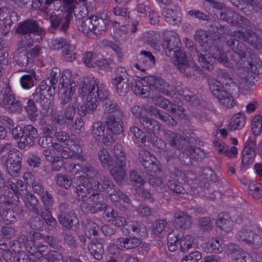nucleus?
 Returning a JSON list of instances; mask_svg holds the SVG:
<instances>
[{"instance_id":"nucleus-17","label":"nucleus","mask_w":262,"mask_h":262,"mask_svg":"<svg viewBox=\"0 0 262 262\" xmlns=\"http://www.w3.org/2000/svg\"><path fill=\"white\" fill-rule=\"evenodd\" d=\"M173 218V224L178 229L186 230L191 225L192 217L185 211H176L174 213Z\"/></svg>"},{"instance_id":"nucleus-3","label":"nucleus","mask_w":262,"mask_h":262,"mask_svg":"<svg viewBox=\"0 0 262 262\" xmlns=\"http://www.w3.org/2000/svg\"><path fill=\"white\" fill-rule=\"evenodd\" d=\"M8 184L10 188L5 185L1 190L2 193L0 195V209H6L7 207L10 206H17L19 198L15 193L24 195L28 192L26 185L21 180L17 181L16 183L9 180Z\"/></svg>"},{"instance_id":"nucleus-49","label":"nucleus","mask_w":262,"mask_h":262,"mask_svg":"<svg viewBox=\"0 0 262 262\" xmlns=\"http://www.w3.org/2000/svg\"><path fill=\"white\" fill-rule=\"evenodd\" d=\"M151 98L152 103L155 105L159 106L164 110H167L169 107V105H171V102L169 100L160 95L154 96L151 95Z\"/></svg>"},{"instance_id":"nucleus-56","label":"nucleus","mask_w":262,"mask_h":262,"mask_svg":"<svg viewBox=\"0 0 262 262\" xmlns=\"http://www.w3.org/2000/svg\"><path fill=\"white\" fill-rule=\"evenodd\" d=\"M81 171L83 173L85 174L86 177L89 179L95 178L98 175V171L89 164L84 166H81Z\"/></svg>"},{"instance_id":"nucleus-44","label":"nucleus","mask_w":262,"mask_h":262,"mask_svg":"<svg viewBox=\"0 0 262 262\" xmlns=\"http://www.w3.org/2000/svg\"><path fill=\"white\" fill-rule=\"evenodd\" d=\"M55 180L57 185L66 189H69L72 184L71 177L66 174H58L55 177Z\"/></svg>"},{"instance_id":"nucleus-10","label":"nucleus","mask_w":262,"mask_h":262,"mask_svg":"<svg viewBox=\"0 0 262 262\" xmlns=\"http://www.w3.org/2000/svg\"><path fill=\"white\" fill-rule=\"evenodd\" d=\"M21 160V154L18 150L8 154L5 162L6 171L11 176L17 177L20 170Z\"/></svg>"},{"instance_id":"nucleus-57","label":"nucleus","mask_w":262,"mask_h":262,"mask_svg":"<svg viewBox=\"0 0 262 262\" xmlns=\"http://www.w3.org/2000/svg\"><path fill=\"white\" fill-rule=\"evenodd\" d=\"M96 54L92 52H88L85 53L84 55L83 60L88 67L94 68L96 67Z\"/></svg>"},{"instance_id":"nucleus-34","label":"nucleus","mask_w":262,"mask_h":262,"mask_svg":"<svg viewBox=\"0 0 262 262\" xmlns=\"http://www.w3.org/2000/svg\"><path fill=\"white\" fill-rule=\"evenodd\" d=\"M91 200L93 202L92 206L96 212H100L106 207V204L105 202L103 196L98 192H94L90 197Z\"/></svg>"},{"instance_id":"nucleus-7","label":"nucleus","mask_w":262,"mask_h":262,"mask_svg":"<svg viewBox=\"0 0 262 262\" xmlns=\"http://www.w3.org/2000/svg\"><path fill=\"white\" fill-rule=\"evenodd\" d=\"M210 89L219 103L226 108H232L235 104L233 96L224 89L221 82L212 80L209 83Z\"/></svg>"},{"instance_id":"nucleus-38","label":"nucleus","mask_w":262,"mask_h":262,"mask_svg":"<svg viewBox=\"0 0 262 262\" xmlns=\"http://www.w3.org/2000/svg\"><path fill=\"white\" fill-rule=\"evenodd\" d=\"M207 253H220L223 251L222 242L217 238H213L209 241L204 247Z\"/></svg>"},{"instance_id":"nucleus-9","label":"nucleus","mask_w":262,"mask_h":262,"mask_svg":"<svg viewBox=\"0 0 262 262\" xmlns=\"http://www.w3.org/2000/svg\"><path fill=\"white\" fill-rule=\"evenodd\" d=\"M117 93L120 95H125L129 90L128 74L125 69L119 67L116 71L115 76L112 80Z\"/></svg>"},{"instance_id":"nucleus-41","label":"nucleus","mask_w":262,"mask_h":262,"mask_svg":"<svg viewBox=\"0 0 262 262\" xmlns=\"http://www.w3.org/2000/svg\"><path fill=\"white\" fill-rule=\"evenodd\" d=\"M163 15L165 20L170 24H177L180 21V17L178 16V12L172 9L165 8L163 9Z\"/></svg>"},{"instance_id":"nucleus-18","label":"nucleus","mask_w":262,"mask_h":262,"mask_svg":"<svg viewBox=\"0 0 262 262\" xmlns=\"http://www.w3.org/2000/svg\"><path fill=\"white\" fill-rule=\"evenodd\" d=\"M233 36L249 43L257 50L261 47L260 38L255 33L252 31H248L246 32L241 31L235 32H234Z\"/></svg>"},{"instance_id":"nucleus-54","label":"nucleus","mask_w":262,"mask_h":262,"mask_svg":"<svg viewBox=\"0 0 262 262\" xmlns=\"http://www.w3.org/2000/svg\"><path fill=\"white\" fill-rule=\"evenodd\" d=\"M5 14L0 10V31L4 33L8 32L10 28L11 22L8 16H5Z\"/></svg>"},{"instance_id":"nucleus-19","label":"nucleus","mask_w":262,"mask_h":262,"mask_svg":"<svg viewBox=\"0 0 262 262\" xmlns=\"http://www.w3.org/2000/svg\"><path fill=\"white\" fill-rule=\"evenodd\" d=\"M57 141L64 143L67 148L74 153H79L81 151V147L78 145L77 142L73 139H70L69 135L65 132H56L54 136Z\"/></svg>"},{"instance_id":"nucleus-64","label":"nucleus","mask_w":262,"mask_h":262,"mask_svg":"<svg viewBox=\"0 0 262 262\" xmlns=\"http://www.w3.org/2000/svg\"><path fill=\"white\" fill-rule=\"evenodd\" d=\"M51 114V121L55 124H61L64 122V116L62 113L54 110Z\"/></svg>"},{"instance_id":"nucleus-13","label":"nucleus","mask_w":262,"mask_h":262,"mask_svg":"<svg viewBox=\"0 0 262 262\" xmlns=\"http://www.w3.org/2000/svg\"><path fill=\"white\" fill-rule=\"evenodd\" d=\"M163 137L165 140L172 147L183 149L188 142L185 137L170 130H162Z\"/></svg>"},{"instance_id":"nucleus-24","label":"nucleus","mask_w":262,"mask_h":262,"mask_svg":"<svg viewBox=\"0 0 262 262\" xmlns=\"http://www.w3.org/2000/svg\"><path fill=\"white\" fill-rule=\"evenodd\" d=\"M220 18L233 25H246L248 23L247 19L232 10H227L225 13L222 11Z\"/></svg>"},{"instance_id":"nucleus-5","label":"nucleus","mask_w":262,"mask_h":262,"mask_svg":"<svg viewBox=\"0 0 262 262\" xmlns=\"http://www.w3.org/2000/svg\"><path fill=\"white\" fill-rule=\"evenodd\" d=\"M59 97L60 103L66 105L68 103H76L77 98L75 95V86L77 83L74 81L68 71H64L60 78Z\"/></svg>"},{"instance_id":"nucleus-53","label":"nucleus","mask_w":262,"mask_h":262,"mask_svg":"<svg viewBox=\"0 0 262 262\" xmlns=\"http://www.w3.org/2000/svg\"><path fill=\"white\" fill-rule=\"evenodd\" d=\"M189 152V156L192 159L200 160L205 157V152L200 148H194L192 146H187Z\"/></svg>"},{"instance_id":"nucleus-42","label":"nucleus","mask_w":262,"mask_h":262,"mask_svg":"<svg viewBox=\"0 0 262 262\" xmlns=\"http://www.w3.org/2000/svg\"><path fill=\"white\" fill-rule=\"evenodd\" d=\"M104 113L117 117H122L123 115V113L120 110L119 106L116 103L111 101L106 102Z\"/></svg>"},{"instance_id":"nucleus-16","label":"nucleus","mask_w":262,"mask_h":262,"mask_svg":"<svg viewBox=\"0 0 262 262\" xmlns=\"http://www.w3.org/2000/svg\"><path fill=\"white\" fill-rule=\"evenodd\" d=\"M16 31L21 34H30L35 33L40 36L43 32L42 28H40L37 23L33 20L30 19L26 20L20 24L16 30Z\"/></svg>"},{"instance_id":"nucleus-27","label":"nucleus","mask_w":262,"mask_h":262,"mask_svg":"<svg viewBox=\"0 0 262 262\" xmlns=\"http://www.w3.org/2000/svg\"><path fill=\"white\" fill-rule=\"evenodd\" d=\"M111 115H108L105 119V124L107 128L114 134H121L123 131V127L121 118Z\"/></svg>"},{"instance_id":"nucleus-30","label":"nucleus","mask_w":262,"mask_h":262,"mask_svg":"<svg viewBox=\"0 0 262 262\" xmlns=\"http://www.w3.org/2000/svg\"><path fill=\"white\" fill-rule=\"evenodd\" d=\"M214 144L219 152L229 158L234 157L237 154V148L235 147L232 146L229 149L225 143L221 140L215 141Z\"/></svg>"},{"instance_id":"nucleus-20","label":"nucleus","mask_w":262,"mask_h":262,"mask_svg":"<svg viewBox=\"0 0 262 262\" xmlns=\"http://www.w3.org/2000/svg\"><path fill=\"white\" fill-rule=\"evenodd\" d=\"M128 235L126 237L118 238L116 240V244L121 248L127 250L134 249L138 247L142 243V239L135 235Z\"/></svg>"},{"instance_id":"nucleus-35","label":"nucleus","mask_w":262,"mask_h":262,"mask_svg":"<svg viewBox=\"0 0 262 262\" xmlns=\"http://www.w3.org/2000/svg\"><path fill=\"white\" fill-rule=\"evenodd\" d=\"M27 113L28 118L33 122L37 120L38 116V108L36 106L34 100L28 99L27 104L24 107Z\"/></svg>"},{"instance_id":"nucleus-37","label":"nucleus","mask_w":262,"mask_h":262,"mask_svg":"<svg viewBox=\"0 0 262 262\" xmlns=\"http://www.w3.org/2000/svg\"><path fill=\"white\" fill-rule=\"evenodd\" d=\"M75 49L76 47L71 44L69 40H67L62 51L65 60L71 62L76 58V54L74 52Z\"/></svg>"},{"instance_id":"nucleus-36","label":"nucleus","mask_w":262,"mask_h":262,"mask_svg":"<svg viewBox=\"0 0 262 262\" xmlns=\"http://www.w3.org/2000/svg\"><path fill=\"white\" fill-rule=\"evenodd\" d=\"M83 228L84 232L88 238H91L92 235H97L99 231V226L88 219L83 222Z\"/></svg>"},{"instance_id":"nucleus-50","label":"nucleus","mask_w":262,"mask_h":262,"mask_svg":"<svg viewBox=\"0 0 262 262\" xmlns=\"http://www.w3.org/2000/svg\"><path fill=\"white\" fill-rule=\"evenodd\" d=\"M251 130L255 136L260 134L262 130V118L259 115L254 116L252 120Z\"/></svg>"},{"instance_id":"nucleus-14","label":"nucleus","mask_w":262,"mask_h":262,"mask_svg":"<svg viewBox=\"0 0 262 262\" xmlns=\"http://www.w3.org/2000/svg\"><path fill=\"white\" fill-rule=\"evenodd\" d=\"M72 18L73 14L71 12L60 13L56 15H52L51 16L50 20L51 26L54 29H57L61 26L59 30L66 33Z\"/></svg>"},{"instance_id":"nucleus-63","label":"nucleus","mask_w":262,"mask_h":262,"mask_svg":"<svg viewBox=\"0 0 262 262\" xmlns=\"http://www.w3.org/2000/svg\"><path fill=\"white\" fill-rule=\"evenodd\" d=\"M67 40V39L63 38L53 39L50 42L49 46L53 50H59L60 49H61L62 50V48H63V46L66 43Z\"/></svg>"},{"instance_id":"nucleus-47","label":"nucleus","mask_w":262,"mask_h":262,"mask_svg":"<svg viewBox=\"0 0 262 262\" xmlns=\"http://www.w3.org/2000/svg\"><path fill=\"white\" fill-rule=\"evenodd\" d=\"M121 231L124 235L129 234V231L138 234L141 231L140 225L136 221H129L126 223V226L121 228Z\"/></svg>"},{"instance_id":"nucleus-11","label":"nucleus","mask_w":262,"mask_h":262,"mask_svg":"<svg viewBox=\"0 0 262 262\" xmlns=\"http://www.w3.org/2000/svg\"><path fill=\"white\" fill-rule=\"evenodd\" d=\"M236 238L254 249L260 247L262 245V238L259 234L248 229L239 231Z\"/></svg>"},{"instance_id":"nucleus-6","label":"nucleus","mask_w":262,"mask_h":262,"mask_svg":"<svg viewBox=\"0 0 262 262\" xmlns=\"http://www.w3.org/2000/svg\"><path fill=\"white\" fill-rule=\"evenodd\" d=\"M227 45L230 47L234 52L231 57L232 59L240 67L246 68L252 72L256 73L255 66L252 62L246 60V46L243 42L232 38L226 41Z\"/></svg>"},{"instance_id":"nucleus-55","label":"nucleus","mask_w":262,"mask_h":262,"mask_svg":"<svg viewBox=\"0 0 262 262\" xmlns=\"http://www.w3.org/2000/svg\"><path fill=\"white\" fill-rule=\"evenodd\" d=\"M24 134L30 138V142L29 143L33 142L32 140L35 139L38 137V131L37 129L32 125H27L24 127Z\"/></svg>"},{"instance_id":"nucleus-29","label":"nucleus","mask_w":262,"mask_h":262,"mask_svg":"<svg viewBox=\"0 0 262 262\" xmlns=\"http://www.w3.org/2000/svg\"><path fill=\"white\" fill-rule=\"evenodd\" d=\"M125 167L126 163L120 162L118 164L115 162V165L112 164L108 167L111 175L116 182H121L124 179L126 174Z\"/></svg>"},{"instance_id":"nucleus-25","label":"nucleus","mask_w":262,"mask_h":262,"mask_svg":"<svg viewBox=\"0 0 262 262\" xmlns=\"http://www.w3.org/2000/svg\"><path fill=\"white\" fill-rule=\"evenodd\" d=\"M140 122L149 133H152L155 135H159L160 130L163 128V126L157 121L148 117L146 115L142 116Z\"/></svg>"},{"instance_id":"nucleus-39","label":"nucleus","mask_w":262,"mask_h":262,"mask_svg":"<svg viewBox=\"0 0 262 262\" xmlns=\"http://www.w3.org/2000/svg\"><path fill=\"white\" fill-rule=\"evenodd\" d=\"M130 131L136 138L145 145H146V143L150 142L151 135H149L147 133L143 132L138 127H131Z\"/></svg>"},{"instance_id":"nucleus-48","label":"nucleus","mask_w":262,"mask_h":262,"mask_svg":"<svg viewBox=\"0 0 262 262\" xmlns=\"http://www.w3.org/2000/svg\"><path fill=\"white\" fill-rule=\"evenodd\" d=\"M114 154L116 158V162L117 164L119 162L122 163H126V157L125 151L122 146L119 144H117L114 148Z\"/></svg>"},{"instance_id":"nucleus-40","label":"nucleus","mask_w":262,"mask_h":262,"mask_svg":"<svg viewBox=\"0 0 262 262\" xmlns=\"http://www.w3.org/2000/svg\"><path fill=\"white\" fill-rule=\"evenodd\" d=\"M35 72L33 70H30L27 74L22 76L20 79L21 86L26 89H29L32 87L34 84Z\"/></svg>"},{"instance_id":"nucleus-21","label":"nucleus","mask_w":262,"mask_h":262,"mask_svg":"<svg viewBox=\"0 0 262 262\" xmlns=\"http://www.w3.org/2000/svg\"><path fill=\"white\" fill-rule=\"evenodd\" d=\"M130 89L136 95H140L143 97L149 96V88L145 82L144 78H134L130 82Z\"/></svg>"},{"instance_id":"nucleus-62","label":"nucleus","mask_w":262,"mask_h":262,"mask_svg":"<svg viewBox=\"0 0 262 262\" xmlns=\"http://www.w3.org/2000/svg\"><path fill=\"white\" fill-rule=\"evenodd\" d=\"M15 60L16 63L20 66H26L31 62L30 57L26 52L19 53L18 55L15 57Z\"/></svg>"},{"instance_id":"nucleus-32","label":"nucleus","mask_w":262,"mask_h":262,"mask_svg":"<svg viewBox=\"0 0 262 262\" xmlns=\"http://www.w3.org/2000/svg\"><path fill=\"white\" fill-rule=\"evenodd\" d=\"M218 227L226 232L230 231L232 229V221L229 214L226 213H221L216 221Z\"/></svg>"},{"instance_id":"nucleus-59","label":"nucleus","mask_w":262,"mask_h":262,"mask_svg":"<svg viewBox=\"0 0 262 262\" xmlns=\"http://www.w3.org/2000/svg\"><path fill=\"white\" fill-rule=\"evenodd\" d=\"M40 216L49 226H50L52 227H55L56 226L57 224L56 221L52 217L51 213L48 209L42 211L40 213Z\"/></svg>"},{"instance_id":"nucleus-26","label":"nucleus","mask_w":262,"mask_h":262,"mask_svg":"<svg viewBox=\"0 0 262 262\" xmlns=\"http://www.w3.org/2000/svg\"><path fill=\"white\" fill-rule=\"evenodd\" d=\"M78 27L80 31L89 37L94 38L97 34V32H95L92 16L79 20Z\"/></svg>"},{"instance_id":"nucleus-33","label":"nucleus","mask_w":262,"mask_h":262,"mask_svg":"<svg viewBox=\"0 0 262 262\" xmlns=\"http://www.w3.org/2000/svg\"><path fill=\"white\" fill-rule=\"evenodd\" d=\"M194 238L191 235L187 234L182 236L179 239L180 250L183 253L187 252L194 247Z\"/></svg>"},{"instance_id":"nucleus-1","label":"nucleus","mask_w":262,"mask_h":262,"mask_svg":"<svg viewBox=\"0 0 262 262\" xmlns=\"http://www.w3.org/2000/svg\"><path fill=\"white\" fill-rule=\"evenodd\" d=\"M78 94L83 99L86 98L85 104L78 108L81 116L94 112L99 101L106 100L108 95L104 85L99 84L94 78H84L80 83Z\"/></svg>"},{"instance_id":"nucleus-61","label":"nucleus","mask_w":262,"mask_h":262,"mask_svg":"<svg viewBox=\"0 0 262 262\" xmlns=\"http://www.w3.org/2000/svg\"><path fill=\"white\" fill-rule=\"evenodd\" d=\"M182 150L181 154L179 155V158L180 160L181 163L184 165H189L191 164V158L190 156H189V152L188 151L187 147L185 148V147L183 148V149H181Z\"/></svg>"},{"instance_id":"nucleus-46","label":"nucleus","mask_w":262,"mask_h":262,"mask_svg":"<svg viewBox=\"0 0 262 262\" xmlns=\"http://www.w3.org/2000/svg\"><path fill=\"white\" fill-rule=\"evenodd\" d=\"M41 104L40 113L43 116H47L54 110L53 99L47 98L43 100Z\"/></svg>"},{"instance_id":"nucleus-2","label":"nucleus","mask_w":262,"mask_h":262,"mask_svg":"<svg viewBox=\"0 0 262 262\" xmlns=\"http://www.w3.org/2000/svg\"><path fill=\"white\" fill-rule=\"evenodd\" d=\"M172 39L166 41L163 46H166L169 52L173 51L175 53V59L173 61V64L177 69L181 73L185 74L187 76L193 77L195 78L199 77L202 74V71L196 66H191L188 62L185 55L179 52V46L180 42L178 39L174 38L173 45L171 43Z\"/></svg>"},{"instance_id":"nucleus-8","label":"nucleus","mask_w":262,"mask_h":262,"mask_svg":"<svg viewBox=\"0 0 262 262\" xmlns=\"http://www.w3.org/2000/svg\"><path fill=\"white\" fill-rule=\"evenodd\" d=\"M144 80L149 88V95L150 92L156 91L163 94L169 96L173 90L164 79L159 76L150 75L144 77Z\"/></svg>"},{"instance_id":"nucleus-28","label":"nucleus","mask_w":262,"mask_h":262,"mask_svg":"<svg viewBox=\"0 0 262 262\" xmlns=\"http://www.w3.org/2000/svg\"><path fill=\"white\" fill-rule=\"evenodd\" d=\"M148 112L165 122L168 126H174L177 124V122L172 117L166 113L158 109L154 106H150L148 108Z\"/></svg>"},{"instance_id":"nucleus-51","label":"nucleus","mask_w":262,"mask_h":262,"mask_svg":"<svg viewBox=\"0 0 262 262\" xmlns=\"http://www.w3.org/2000/svg\"><path fill=\"white\" fill-rule=\"evenodd\" d=\"M99 159L103 166L110 167L112 162L111 157L108 151L105 149H102L98 154Z\"/></svg>"},{"instance_id":"nucleus-23","label":"nucleus","mask_w":262,"mask_h":262,"mask_svg":"<svg viewBox=\"0 0 262 262\" xmlns=\"http://www.w3.org/2000/svg\"><path fill=\"white\" fill-rule=\"evenodd\" d=\"M88 249L91 255L97 260L102 258L104 252L103 239L94 238L88 246Z\"/></svg>"},{"instance_id":"nucleus-4","label":"nucleus","mask_w":262,"mask_h":262,"mask_svg":"<svg viewBox=\"0 0 262 262\" xmlns=\"http://www.w3.org/2000/svg\"><path fill=\"white\" fill-rule=\"evenodd\" d=\"M196 53L198 61L203 68L207 70H212V63L214 59L227 67H229L227 55L216 46L210 47L209 51L203 46H201L199 50L197 49Z\"/></svg>"},{"instance_id":"nucleus-12","label":"nucleus","mask_w":262,"mask_h":262,"mask_svg":"<svg viewBox=\"0 0 262 262\" xmlns=\"http://www.w3.org/2000/svg\"><path fill=\"white\" fill-rule=\"evenodd\" d=\"M83 183L79 184L76 187V192L77 194L78 200L83 201L84 198L92 190L101 191L104 190L103 186L97 181H89L86 180Z\"/></svg>"},{"instance_id":"nucleus-31","label":"nucleus","mask_w":262,"mask_h":262,"mask_svg":"<svg viewBox=\"0 0 262 262\" xmlns=\"http://www.w3.org/2000/svg\"><path fill=\"white\" fill-rule=\"evenodd\" d=\"M245 117L241 113L235 114L231 119L230 122L227 125V129L230 131L239 129L244 126Z\"/></svg>"},{"instance_id":"nucleus-22","label":"nucleus","mask_w":262,"mask_h":262,"mask_svg":"<svg viewBox=\"0 0 262 262\" xmlns=\"http://www.w3.org/2000/svg\"><path fill=\"white\" fill-rule=\"evenodd\" d=\"M2 107L11 112H20L22 110L20 101L16 100L14 95L11 93H8L4 96Z\"/></svg>"},{"instance_id":"nucleus-58","label":"nucleus","mask_w":262,"mask_h":262,"mask_svg":"<svg viewBox=\"0 0 262 262\" xmlns=\"http://www.w3.org/2000/svg\"><path fill=\"white\" fill-rule=\"evenodd\" d=\"M198 226L203 231H210L212 227L211 219L209 217H201L199 220Z\"/></svg>"},{"instance_id":"nucleus-43","label":"nucleus","mask_w":262,"mask_h":262,"mask_svg":"<svg viewBox=\"0 0 262 262\" xmlns=\"http://www.w3.org/2000/svg\"><path fill=\"white\" fill-rule=\"evenodd\" d=\"M58 219L59 222L68 229L71 228L73 222L77 220L76 217L71 215L70 212L66 214H59Z\"/></svg>"},{"instance_id":"nucleus-60","label":"nucleus","mask_w":262,"mask_h":262,"mask_svg":"<svg viewBox=\"0 0 262 262\" xmlns=\"http://www.w3.org/2000/svg\"><path fill=\"white\" fill-rule=\"evenodd\" d=\"M167 225L166 220H157L153 224L152 232L155 234H159L165 229Z\"/></svg>"},{"instance_id":"nucleus-45","label":"nucleus","mask_w":262,"mask_h":262,"mask_svg":"<svg viewBox=\"0 0 262 262\" xmlns=\"http://www.w3.org/2000/svg\"><path fill=\"white\" fill-rule=\"evenodd\" d=\"M93 24L95 26V32H97V34L101 31H104L106 30V26L108 20L104 18L98 17L97 16H92Z\"/></svg>"},{"instance_id":"nucleus-52","label":"nucleus","mask_w":262,"mask_h":262,"mask_svg":"<svg viewBox=\"0 0 262 262\" xmlns=\"http://www.w3.org/2000/svg\"><path fill=\"white\" fill-rule=\"evenodd\" d=\"M175 118H182L184 117V108L180 105L175 104L171 102V105L167 109Z\"/></svg>"},{"instance_id":"nucleus-15","label":"nucleus","mask_w":262,"mask_h":262,"mask_svg":"<svg viewBox=\"0 0 262 262\" xmlns=\"http://www.w3.org/2000/svg\"><path fill=\"white\" fill-rule=\"evenodd\" d=\"M139 159L143 166L148 172H156L159 170L157 159L155 156L146 150H141L139 154Z\"/></svg>"}]
</instances>
